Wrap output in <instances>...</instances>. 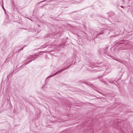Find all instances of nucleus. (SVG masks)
<instances>
[{
    "label": "nucleus",
    "mask_w": 133,
    "mask_h": 133,
    "mask_svg": "<svg viewBox=\"0 0 133 133\" xmlns=\"http://www.w3.org/2000/svg\"><path fill=\"white\" fill-rule=\"evenodd\" d=\"M114 36V35L113 36ZM112 37V36H110V37Z\"/></svg>",
    "instance_id": "obj_17"
},
{
    "label": "nucleus",
    "mask_w": 133,
    "mask_h": 133,
    "mask_svg": "<svg viewBox=\"0 0 133 133\" xmlns=\"http://www.w3.org/2000/svg\"><path fill=\"white\" fill-rule=\"evenodd\" d=\"M44 1H41V2H40V3H41V2H44Z\"/></svg>",
    "instance_id": "obj_15"
},
{
    "label": "nucleus",
    "mask_w": 133,
    "mask_h": 133,
    "mask_svg": "<svg viewBox=\"0 0 133 133\" xmlns=\"http://www.w3.org/2000/svg\"><path fill=\"white\" fill-rule=\"evenodd\" d=\"M12 4H13V5L14 6H15V5L14 4V2L13 1H12Z\"/></svg>",
    "instance_id": "obj_11"
},
{
    "label": "nucleus",
    "mask_w": 133,
    "mask_h": 133,
    "mask_svg": "<svg viewBox=\"0 0 133 133\" xmlns=\"http://www.w3.org/2000/svg\"><path fill=\"white\" fill-rule=\"evenodd\" d=\"M90 67L93 68H95L96 67V66L95 65H92L90 66Z\"/></svg>",
    "instance_id": "obj_6"
},
{
    "label": "nucleus",
    "mask_w": 133,
    "mask_h": 133,
    "mask_svg": "<svg viewBox=\"0 0 133 133\" xmlns=\"http://www.w3.org/2000/svg\"><path fill=\"white\" fill-rule=\"evenodd\" d=\"M103 51L105 55H107L108 56H109L110 50L108 49V48L107 47L105 49L103 50Z\"/></svg>",
    "instance_id": "obj_3"
},
{
    "label": "nucleus",
    "mask_w": 133,
    "mask_h": 133,
    "mask_svg": "<svg viewBox=\"0 0 133 133\" xmlns=\"http://www.w3.org/2000/svg\"><path fill=\"white\" fill-rule=\"evenodd\" d=\"M110 82V83H111V82Z\"/></svg>",
    "instance_id": "obj_22"
},
{
    "label": "nucleus",
    "mask_w": 133,
    "mask_h": 133,
    "mask_svg": "<svg viewBox=\"0 0 133 133\" xmlns=\"http://www.w3.org/2000/svg\"><path fill=\"white\" fill-rule=\"evenodd\" d=\"M68 104V106H69Z\"/></svg>",
    "instance_id": "obj_23"
},
{
    "label": "nucleus",
    "mask_w": 133,
    "mask_h": 133,
    "mask_svg": "<svg viewBox=\"0 0 133 133\" xmlns=\"http://www.w3.org/2000/svg\"><path fill=\"white\" fill-rule=\"evenodd\" d=\"M121 130H122V129L121 128Z\"/></svg>",
    "instance_id": "obj_18"
},
{
    "label": "nucleus",
    "mask_w": 133,
    "mask_h": 133,
    "mask_svg": "<svg viewBox=\"0 0 133 133\" xmlns=\"http://www.w3.org/2000/svg\"><path fill=\"white\" fill-rule=\"evenodd\" d=\"M27 64L26 63H24V64H23L21 66H23V65H26Z\"/></svg>",
    "instance_id": "obj_12"
},
{
    "label": "nucleus",
    "mask_w": 133,
    "mask_h": 133,
    "mask_svg": "<svg viewBox=\"0 0 133 133\" xmlns=\"http://www.w3.org/2000/svg\"><path fill=\"white\" fill-rule=\"evenodd\" d=\"M34 60V59H33V60H30V61H29V62H26V64H27L28 63H29L30 62H31L32 61Z\"/></svg>",
    "instance_id": "obj_7"
},
{
    "label": "nucleus",
    "mask_w": 133,
    "mask_h": 133,
    "mask_svg": "<svg viewBox=\"0 0 133 133\" xmlns=\"http://www.w3.org/2000/svg\"><path fill=\"white\" fill-rule=\"evenodd\" d=\"M69 104V105H70V104Z\"/></svg>",
    "instance_id": "obj_21"
},
{
    "label": "nucleus",
    "mask_w": 133,
    "mask_h": 133,
    "mask_svg": "<svg viewBox=\"0 0 133 133\" xmlns=\"http://www.w3.org/2000/svg\"><path fill=\"white\" fill-rule=\"evenodd\" d=\"M115 60L123 64H125V63H126V62L121 60H119L118 59H116Z\"/></svg>",
    "instance_id": "obj_4"
},
{
    "label": "nucleus",
    "mask_w": 133,
    "mask_h": 133,
    "mask_svg": "<svg viewBox=\"0 0 133 133\" xmlns=\"http://www.w3.org/2000/svg\"><path fill=\"white\" fill-rule=\"evenodd\" d=\"M69 60H68V61H67L68 62H69Z\"/></svg>",
    "instance_id": "obj_16"
},
{
    "label": "nucleus",
    "mask_w": 133,
    "mask_h": 133,
    "mask_svg": "<svg viewBox=\"0 0 133 133\" xmlns=\"http://www.w3.org/2000/svg\"><path fill=\"white\" fill-rule=\"evenodd\" d=\"M24 47H23V48H21V49H20L18 51H20L21 50H23V48H24Z\"/></svg>",
    "instance_id": "obj_8"
},
{
    "label": "nucleus",
    "mask_w": 133,
    "mask_h": 133,
    "mask_svg": "<svg viewBox=\"0 0 133 133\" xmlns=\"http://www.w3.org/2000/svg\"><path fill=\"white\" fill-rule=\"evenodd\" d=\"M72 64H71L69 66H68L66 68H65L63 69H62L56 72L54 74H53L49 76V77H50L52 76L55 75H56L57 74H58L59 73H60V72H62L64 70H65L66 69H68L70 67V66H71L72 65Z\"/></svg>",
    "instance_id": "obj_2"
},
{
    "label": "nucleus",
    "mask_w": 133,
    "mask_h": 133,
    "mask_svg": "<svg viewBox=\"0 0 133 133\" xmlns=\"http://www.w3.org/2000/svg\"><path fill=\"white\" fill-rule=\"evenodd\" d=\"M24 29L26 30V29Z\"/></svg>",
    "instance_id": "obj_19"
},
{
    "label": "nucleus",
    "mask_w": 133,
    "mask_h": 133,
    "mask_svg": "<svg viewBox=\"0 0 133 133\" xmlns=\"http://www.w3.org/2000/svg\"><path fill=\"white\" fill-rule=\"evenodd\" d=\"M35 55H36V54H35Z\"/></svg>",
    "instance_id": "obj_20"
},
{
    "label": "nucleus",
    "mask_w": 133,
    "mask_h": 133,
    "mask_svg": "<svg viewBox=\"0 0 133 133\" xmlns=\"http://www.w3.org/2000/svg\"><path fill=\"white\" fill-rule=\"evenodd\" d=\"M2 8H3V9L6 12V10H5V9L4 8V6H3V7H2Z\"/></svg>",
    "instance_id": "obj_9"
},
{
    "label": "nucleus",
    "mask_w": 133,
    "mask_h": 133,
    "mask_svg": "<svg viewBox=\"0 0 133 133\" xmlns=\"http://www.w3.org/2000/svg\"><path fill=\"white\" fill-rule=\"evenodd\" d=\"M31 56L32 57L31 58V59H36V57L34 56V55H33V56L31 55Z\"/></svg>",
    "instance_id": "obj_5"
},
{
    "label": "nucleus",
    "mask_w": 133,
    "mask_h": 133,
    "mask_svg": "<svg viewBox=\"0 0 133 133\" xmlns=\"http://www.w3.org/2000/svg\"><path fill=\"white\" fill-rule=\"evenodd\" d=\"M11 74H12V73H10L9 74V75L8 76H10V75H11Z\"/></svg>",
    "instance_id": "obj_13"
},
{
    "label": "nucleus",
    "mask_w": 133,
    "mask_h": 133,
    "mask_svg": "<svg viewBox=\"0 0 133 133\" xmlns=\"http://www.w3.org/2000/svg\"><path fill=\"white\" fill-rule=\"evenodd\" d=\"M121 7L122 8H124V7L123 6H121Z\"/></svg>",
    "instance_id": "obj_14"
},
{
    "label": "nucleus",
    "mask_w": 133,
    "mask_h": 133,
    "mask_svg": "<svg viewBox=\"0 0 133 133\" xmlns=\"http://www.w3.org/2000/svg\"><path fill=\"white\" fill-rule=\"evenodd\" d=\"M109 31L106 29H103L100 30L98 31H95L93 33V36L95 38H96L97 37L103 34H109Z\"/></svg>",
    "instance_id": "obj_1"
},
{
    "label": "nucleus",
    "mask_w": 133,
    "mask_h": 133,
    "mask_svg": "<svg viewBox=\"0 0 133 133\" xmlns=\"http://www.w3.org/2000/svg\"><path fill=\"white\" fill-rule=\"evenodd\" d=\"M31 59V58L30 57H29L28 58H27V59Z\"/></svg>",
    "instance_id": "obj_10"
}]
</instances>
